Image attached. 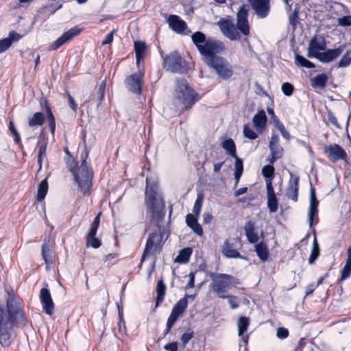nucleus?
<instances>
[{"instance_id": "obj_1", "label": "nucleus", "mask_w": 351, "mask_h": 351, "mask_svg": "<svg viewBox=\"0 0 351 351\" xmlns=\"http://www.w3.org/2000/svg\"><path fill=\"white\" fill-rule=\"evenodd\" d=\"M191 39L201 54L202 60L215 70L221 78L227 80L232 75L233 70L228 61L217 55L225 49L222 42L212 38L206 39L202 32H195Z\"/></svg>"}, {"instance_id": "obj_2", "label": "nucleus", "mask_w": 351, "mask_h": 351, "mask_svg": "<svg viewBox=\"0 0 351 351\" xmlns=\"http://www.w3.org/2000/svg\"><path fill=\"white\" fill-rule=\"evenodd\" d=\"M6 308L5 310L0 307V344L3 347H8L10 344L14 323H26L24 312L12 293H8Z\"/></svg>"}, {"instance_id": "obj_3", "label": "nucleus", "mask_w": 351, "mask_h": 351, "mask_svg": "<svg viewBox=\"0 0 351 351\" xmlns=\"http://www.w3.org/2000/svg\"><path fill=\"white\" fill-rule=\"evenodd\" d=\"M88 156V151L84 147V152L82 154V163L77 166L72 156L67 162V167L74 177V181L77 184L78 189L84 196L90 194V189L93 186V171L90 167L86 159Z\"/></svg>"}, {"instance_id": "obj_4", "label": "nucleus", "mask_w": 351, "mask_h": 351, "mask_svg": "<svg viewBox=\"0 0 351 351\" xmlns=\"http://www.w3.org/2000/svg\"><path fill=\"white\" fill-rule=\"evenodd\" d=\"M146 204L150 209L152 218L156 219L158 222V221L161 219L165 215V213L163 211V200L162 196L158 192L157 185L155 184L149 185L147 178L146 180Z\"/></svg>"}, {"instance_id": "obj_5", "label": "nucleus", "mask_w": 351, "mask_h": 351, "mask_svg": "<svg viewBox=\"0 0 351 351\" xmlns=\"http://www.w3.org/2000/svg\"><path fill=\"white\" fill-rule=\"evenodd\" d=\"M174 98L183 106L184 110L193 106L197 101V94L189 86L184 79L177 80L173 93Z\"/></svg>"}, {"instance_id": "obj_6", "label": "nucleus", "mask_w": 351, "mask_h": 351, "mask_svg": "<svg viewBox=\"0 0 351 351\" xmlns=\"http://www.w3.org/2000/svg\"><path fill=\"white\" fill-rule=\"evenodd\" d=\"M209 276L211 280V290L221 298H225L224 293L238 283L237 280L229 274L211 272Z\"/></svg>"}, {"instance_id": "obj_7", "label": "nucleus", "mask_w": 351, "mask_h": 351, "mask_svg": "<svg viewBox=\"0 0 351 351\" xmlns=\"http://www.w3.org/2000/svg\"><path fill=\"white\" fill-rule=\"evenodd\" d=\"M163 236L159 226L154 232L149 236L142 255L141 262H143L147 257L154 255L161 249L164 244Z\"/></svg>"}, {"instance_id": "obj_8", "label": "nucleus", "mask_w": 351, "mask_h": 351, "mask_svg": "<svg viewBox=\"0 0 351 351\" xmlns=\"http://www.w3.org/2000/svg\"><path fill=\"white\" fill-rule=\"evenodd\" d=\"M184 63L182 57L177 52H172L165 57L164 67L172 73H183Z\"/></svg>"}, {"instance_id": "obj_9", "label": "nucleus", "mask_w": 351, "mask_h": 351, "mask_svg": "<svg viewBox=\"0 0 351 351\" xmlns=\"http://www.w3.org/2000/svg\"><path fill=\"white\" fill-rule=\"evenodd\" d=\"M217 25L223 35L231 40H238L240 39V34L238 32L232 21L221 18L218 22Z\"/></svg>"}, {"instance_id": "obj_10", "label": "nucleus", "mask_w": 351, "mask_h": 351, "mask_svg": "<svg viewBox=\"0 0 351 351\" xmlns=\"http://www.w3.org/2000/svg\"><path fill=\"white\" fill-rule=\"evenodd\" d=\"M144 73L141 71L130 75L125 82L127 88L132 93L140 95L142 93Z\"/></svg>"}, {"instance_id": "obj_11", "label": "nucleus", "mask_w": 351, "mask_h": 351, "mask_svg": "<svg viewBox=\"0 0 351 351\" xmlns=\"http://www.w3.org/2000/svg\"><path fill=\"white\" fill-rule=\"evenodd\" d=\"M100 223V213H99L94 219L93 223L91 224V227L90 231L86 237V245L87 247H92L93 248H99L101 245V241L97 239L95 236L97 234V232Z\"/></svg>"}, {"instance_id": "obj_12", "label": "nucleus", "mask_w": 351, "mask_h": 351, "mask_svg": "<svg viewBox=\"0 0 351 351\" xmlns=\"http://www.w3.org/2000/svg\"><path fill=\"white\" fill-rule=\"evenodd\" d=\"M326 48V43L322 36L313 37L308 44L307 56L308 58H317L321 53L319 51L324 50Z\"/></svg>"}, {"instance_id": "obj_13", "label": "nucleus", "mask_w": 351, "mask_h": 351, "mask_svg": "<svg viewBox=\"0 0 351 351\" xmlns=\"http://www.w3.org/2000/svg\"><path fill=\"white\" fill-rule=\"evenodd\" d=\"M247 10L245 6H241L237 14V31H240L244 36L250 34V25L247 21Z\"/></svg>"}, {"instance_id": "obj_14", "label": "nucleus", "mask_w": 351, "mask_h": 351, "mask_svg": "<svg viewBox=\"0 0 351 351\" xmlns=\"http://www.w3.org/2000/svg\"><path fill=\"white\" fill-rule=\"evenodd\" d=\"M82 32V29L78 27H75L64 32L61 36L56 39L49 47L50 50H56L60 48L64 43L69 41L74 36H77Z\"/></svg>"}, {"instance_id": "obj_15", "label": "nucleus", "mask_w": 351, "mask_h": 351, "mask_svg": "<svg viewBox=\"0 0 351 351\" xmlns=\"http://www.w3.org/2000/svg\"><path fill=\"white\" fill-rule=\"evenodd\" d=\"M269 148L271 157L268 159L270 164H274L278 159L282 158L283 149L278 143V136L277 134H273L271 137Z\"/></svg>"}, {"instance_id": "obj_16", "label": "nucleus", "mask_w": 351, "mask_h": 351, "mask_svg": "<svg viewBox=\"0 0 351 351\" xmlns=\"http://www.w3.org/2000/svg\"><path fill=\"white\" fill-rule=\"evenodd\" d=\"M252 9L258 18H265L269 12V0H250Z\"/></svg>"}, {"instance_id": "obj_17", "label": "nucleus", "mask_w": 351, "mask_h": 351, "mask_svg": "<svg viewBox=\"0 0 351 351\" xmlns=\"http://www.w3.org/2000/svg\"><path fill=\"white\" fill-rule=\"evenodd\" d=\"M39 297L45 313L51 315L54 309V303L49 289L47 288H42Z\"/></svg>"}, {"instance_id": "obj_18", "label": "nucleus", "mask_w": 351, "mask_h": 351, "mask_svg": "<svg viewBox=\"0 0 351 351\" xmlns=\"http://www.w3.org/2000/svg\"><path fill=\"white\" fill-rule=\"evenodd\" d=\"M324 152L328 154L333 161L344 160L347 157L346 152L337 144H332L325 147Z\"/></svg>"}, {"instance_id": "obj_19", "label": "nucleus", "mask_w": 351, "mask_h": 351, "mask_svg": "<svg viewBox=\"0 0 351 351\" xmlns=\"http://www.w3.org/2000/svg\"><path fill=\"white\" fill-rule=\"evenodd\" d=\"M343 50L344 46L341 45L336 49H328L324 52H321L316 58L323 63H328L339 57Z\"/></svg>"}, {"instance_id": "obj_20", "label": "nucleus", "mask_w": 351, "mask_h": 351, "mask_svg": "<svg viewBox=\"0 0 351 351\" xmlns=\"http://www.w3.org/2000/svg\"><path fill=\"white\" fill-rule=\"evenodd\" d=\"M266 189L267 195V207L271 213H275L278 210V200L271 180H267Z\"/></svg>"}, {"instance_id": "obj_21", "label": "nucleus", "mask_w": 351, "mask_h": 351, "mask_svg": "<svg viewBox=\"0 0 351 351\" xmlns=\"http://www.w3.org/2000/svg\"><path fill=\"white\" fill-rule=\"evenodd\" d=\"M221 252L227 258L245 259L239 252L234 243H230L228 239L226 240L221 245Z\"/></svg>"}, {"instance_id": "obj_22", "label": "nucleus", "mask_w": 351, "mask_h": 351, "mask_svg": "<svg viewBox=\"0 0 351 351\" xmlns=\"http://www.w3.org/2000/svg\"><path fill=\"white\" fill-rule=\"evenodd\" d=\"M298 184L299 178H293V175L291 174V178L289 181V184L286 190V196L288 199H290L294 202H297L298 200Z\"/></svg>"}, {"instance_id": "obj_23", "label": "nucleus", "mask_w": 351, "mask_h": 351, "mask_svg": "<svg viewBox=\"0 0 351 351\" xmlns=\"http://www.w3.org/2000/svg\"><path fill=\"white\" fill-rule=\"evenodd\" d=\"M21 38L22 36L19 33L14 31L10 32L8 38L0 40V53L7 51L13 43L19 41Z\"/></svg>"}, {"instance_id": "obj_24", "label": "nucleus", "mask_w": 351, "mask_h": 351, "mask_svg": "<svg viewBox=\"0 0 351 351\" xmlns=\"http://www.w3.org/2000/svg\"><path fill=\"white\" fill-rule=\"evenodd\" d=\"M169 27L176 33L181 34L187 28L186 22L177 15H170L168 19Z\"/></svg>"}, {"instance_id": "obj_25", "label": "nucleus", "mask_w": 351, "mask_h": 351, "mask_svg": "<svg viewBox=\"0 0 351 351\" xmlns=\"http://www.w3.org/2000/svg\"><path fill=\"white\" fill-rule=\"evenodd\" d=\"M45 115L40 112H34L27 118V126L29 128L36 129L38 127L43 126L45 122Z\"/></svg>"}, {"instance_id": "obj_26", "label": "nucleus", "mask_w": 351, "mask_h": 351, "mask_svg": "<svg viewBox=\"0 0 351 351\" xmlns=\"http://www.w3.org/2000/svg\"><path fill=\"white\" fill-rule=\"evenodd\" d=\"M47 139L45 137V136H40L38 141L36 145V147L38 149V170L42 169V164L44 158L46 156V149L47 146Z\"/></svg>"}, {"instance_id": "obj_27", "label": "nucleus", "mask_w": 351, "mask_h": 351, "mask_svg": "<svg viewBox=\"0 0 351 351\" xmlns=\"http://www.w3.org/2000/svg\"><path fill=\"white\" fill-rule=\"evenodd\" d=\"M244 231L247 241L250 243H256L258 242L259 237L255 230V225L254 222L250 221L245 223L244 226Z\"/></svg>"}, {"instance_id": "obj_28", "label": "nucleus", "mask_w": 351, "mask_h": 351, "mask_svg": "<svg viewBox=\"0 0 351 351\" xmlns=\"http://www.w3.org/2000/svg\"><path fill=\"white\" fill-rule=\"evenodd\" d=\"M252 123L256 130L260 132L265 128L267 123V116L263 110L258 111V112L254 116Z\"/></svg>"}, {"instance_id": "obj_29", "label": "nucleus", "mask_w": 351, "mask_h": 351, "mask_svg": "<svg viewBox=\"0 0 351 351\" xmlns=\"http://www.w3.org/2000/svg\"><path fill=\"white\" fill-rule=\"evenodd\" d=\"M186 223L197 235L202 236L203 234V230L197 222V217L193 214H188L186 216Z\"/></svg>"}, {"instance_id": "obj_30", "label": "nucleus", "mask_w": 351, "mask_h": 351, "mask_svg": "<svg viewBox=\"0 0 351 351\" xmlns=\"http://www.w3.org/2000/svg\"><path fill=\"white\" fill-rule=\"evenodd\" d=\"M255 252L263 262L267 261L269 255L267 245L264 242H260L255 245Z\"/></svg>"}, {"instance_id": "obj_31", "label": "nucleus", "mask_w": 351, "mask_h": 351, "mask_svg": "<svg viewBox=\"0 0 351 351\" xmlns=\"http://www.w3.org/2000/svg\"><path fill=\"white\" fill-rule=\"evenodd\" d=\"M146 49L147 46L144 42L136 41L134 43V51L137 64H139L141 60L144 59L145 56Z\"/></svg>"}, {"instance_id": "obj_32", "label": "nucleus", "mask_w": 351, "mask_h": 351, "mask_svg": "<svg viewBox=\"0 0 351 351\" xmlns=\"http://www.w3.org/2000/svg\"><path fill=\"white\" fill-rule=\"evenodd\" d=\"M222 148L231 157H237L236 145L232 138H228L221 142Z\"/></svg>"}, {"instance_id": "obj_33", "label": "nucleus", "mask_w": 351, "mask_h": 351, "mask_svg": "<svg viewBox=\"0 0 351 351\" xmlns=\"http://www.w3.org/2000/svg\"><path fill=\"white\" fill-rule=\"evenodd\" d=\"M166 286L163 282V279L161 278L158 281L156 287L157 297L156 300V306L157 308L158 305L164 300V296L165 294Z\"/></svg>"}, {"instance_id": "obj_34", "label": "nucleus", "mask_w": 351, "mask_h": 351, "mask_svg": "<svg viewBox=\"0 0 351 351\" xmlns=\"http://www.w3.org/2000/svg\"><path fill=\"white\" fill-rule=\"evenodd\" d=\"M311 81L313 88L323 89L328 82V77L326 74H319L312 78Z\"/></svg>"}, {"instance_id": "obj_35", "label": "nucleus", "mask_w": 351, "mask_h": 351, "mask_svg": "<svg viewBox=\"0 0 351 351\" xmlns=\"http://www.w3.org/2000/svg\"><path fill=\"white\" fill-rule=\"evenodd\" d=\"M192 254V249L191 247H186L181 250L179 254L175 259L176 263L185 264L188 263Z\"/></svg>"}, {"instance_id": "obj_36", "label": "nucleus", "mask_w": 351, "mask_h": 351, "mask_svg": "<svg viewBox=\"0 0 351 351\" xmlns=\"http://www.w3.org/2000/svg\"><path fill=\"white\" fill-rule=\"evenodd\" d=\"M234 162V179L236 180L235 185L237 186L243 171V160L237 156Z\"/></svg>"}, {"instance_id": "obj_37", "label": "nucleus", "mask_w": 351, "mask_h": 351, "mask_svg": "<svg viewBox=\"0 0 351 351\" xmlns=\"http://www.w3.org/2000/svg\"><path fill=\"white\" fill-rule=\"evenodd\" d=\"M187 306L188 301L186 300V298H181L176 302L171 311L173 313L181 316L186 310Z\"/></svg>"}, {"instance_id": "obj_38", "label": "nucleus", "mask_w": 351, "mask_h": 351, "mask_svg": "<svg viewBox=\"0 0 351 351\" xmlns=\"http://www.w3.org/2000/svg\"><path fill=\"white\" fill-rule=\"evenodd\" d=\"M48 191V183L46 179L41 181L40 184L38 185V192H37V200L43 201Z\"/></svg>"}, {"instance_id": "obj_39", "label": "nucleus", "mask_w": 351, "mask_h": 351, "mask_svg": "<svg viewBox=\"0 0 351 351\" xmlns=\"http://www.w3.org/2000/svg\"><path fill=\"white\" fill-rule=\"evenodd\" d=\"M319 256V244L317 243V239L315 237L313 242V246L311 252L308 258V263L309 264H313L315 260L318 258Z\"/></svg>"}, {"instance_id": "obj_40", "label": "nucleus", "mask_w": 351, "mask_h": 351, "mask_svg": "<svg viewBox=\"0 0 351 351\" xmlns=\"http://www.w3.org/2000/svg\"><path fill=\"white\" fill-rule=\"evenodd\" d=\"M250 324L249 319L245 316L239 317L238 321V335L242 336L247 330Z\"/></svg>"}, {"instance_id": "obj_41", "label": "nucleus", "mask_w": 351, "mask_h": 351, "mask_svg": "<svg viewBox=\"0 0 351 351\" xmlns=\"http://www.w3.org/2000/svg\"><path fill=\"white\" fill-rule=\"evenodd\" d=\"M295 62L298 66H300L305 68L313 69L315 68V64L311 61L308 60L303 56L297 54L295 57Z\"/></svg>"}, {"instance_id": "obj_42", "label": "nucleus", "mask_w": 351, "mask_h": 351, "mask_svg": "<svg viewBox=\"0 0 351 351\" xmlns=\"http://www.w3.org/2000/svg\"><path fill=\"white\" fill-rule=\"evenodd\" d=\"M203 195L201 193L198 194L193 208V213L194 216L198 217L199 215L203 205Z\"/></svg>"}, {"instance_id": "obj_43", "label": "nucleus", "mask_w": 351, "mask_h": 351, "mask_svg": "<svg viewBox=\"0 0 351 351\" xmlns=\"http://www.w3.org/2000/svg\"><path fill=\"white\" fill-rule=\"evenodd\" d=\"M180 317V315L173 313L172 311L171 312V314L169 317H168L167 325H166V330L164 332V337H165L170 331L176 322L177 321L178 318Z\"/></svg>"}, {"instance_id": "obj_44", "label": "nucleus", "mask_w": 351, "mask_h": 351, "mask_svg": "<svg viewBox=\"0 0 351 351\" xmlns=\"http://www.w3.org/2000/svg\"><path fill=\"white\" fill-rule=\"evenodd\" d=\"M180 317V315L173 313L172 311L171 312V314L169 317H168L167 325H166V330L164 332V337H165L170 331L176 322L177 321L178 318Z\"/></svg>"}, {"instance_id": "obj_45", "label": "nucleus", "mask_w": 351, "mask_h": 351, "mask_svg": "<svg viewBox=\"0 0 351 351\" xmlns=\"http://www.w3.org/2000/svg\"><path fill=\"white\" fill-rule=\"evenodd\" d=\"M262 173H263V176L265 178L266 181L267 180L271 181V179L274 177V167L271 165H265L262 169Z\"/></svg>"}, {"instance_id": "obj_46", "label": "nucleus", "mask_w": 351, "mask_h": 351, "mask_svg": "<svg viewBox=\"0 0 351 351\" xmlns=\"http://www.w3.org/2000/svg\"><path fill=\"white\" fill-rule=\"evenodd\" d=\"M351 63V49L348 51L338 63L339 67H346Z\"/></svg>"}, {"instance_id": "obj_47", "label": "nucleus", "mask_w": 351, "mask_h": 351, "mask_svg": "<svg viewBox=\"0 0 351 351\" xmlns=\"http://www.w3.org/2000/svg\"><path fill=\"white\" fill-rule=\"evenodd\" d=\"M275 126L280 132L282 136L285 138H286V139H289L290 138V134L285 130V128L284 125L278 119H276L275 121Z\"/></svg>"}, {"instance_id": "obj_48", "label": "nucleus", "mask_w": 351, "mask_h": 351, "mask_svg": "<svg viewBox=\"0 0 351 351\" xmlns=\"http://www.w3.org/2000/svg\"><path fill=\"white\" fill-rule=\"evenodd\" d=\"M243 135L251 140H254L258 137V135L247 125H245L243 127Z\"/></svg>"}, {"instance_id": "obj_49", "label": "nucleus", "mask_w": 351, "mask_h": 351, "mask_svg": "<svg viewBox=\"0 0 351 351\" xmlns=\"http://www.w3.org/2000/svg\"><path fill=\"white\" fill-rule=\"evenodd\" d=\"M293 86L289 82H285L282 86V91L287 96L291 95L293 92Z\"/></svg>"}, {"instance_id": "obj_50", "label": "nucleus", "mask_w": 351, "mask_h": 351, "mask_svg": "<svg viewBox=\"0 0 351 351\" xmlns=\"http://www.w3.org/2000/svg\"><path fill=\"white\" fill-rule=\"evenodd\" d=\"M338 25L342 27H348L351 25V16H344L337 19Z\"/></svg>"}, {"instance_id": "obj_51", "label": "nucleus", "mask_w": 351, "mask_h": 351, "mask_svg": "<svg viewBox=\"0 0 351 351\" xmlns=\"http://www.w3.org/2000/svg\"><path fill=\"white\" fill-rule=\"evenodd\" d=\"M319 202L315 196V189L311 188L310 191V207H318Z\"/></svg>"}, {"instance_id": "obj_52", "label": "nucleus", "mask_w": 351, "mask_h": 351, "mask_svg": "<svg viewBox=\"0 0 351 351\" xmlns=\"http://www.w3.org/2000/svg\"><path fill=\"white\" fill-rule=\"evenodd\" d=\"M42 256L45 262L47 263V258L49 256V247L46 241H45L42 246Z\"/></svg>"}, {"instance_id": "obj_53", "label": "nucleus", "mask_w": 351, "mask_h": 351, "mask_svg": "<svg viewBox=\"0 0 351 351\" xmlns=\"http://www.w3.org/2000/svg\"><path fill=\"white\" fill-rule=\"evenodd\" d=\"M225 298L228 300V302L232 308H237L239 307V304L237 302V298L231 295H225Z\"/></svg>"}, {"instance_id": "obj_54", "label": "nucleus", "mask_w": 351, "mask_h": 351, "mask_svg": "<svg viewBox=\"0 0 351 351\" xmlns=\"http://www.w3.org/2000/svg\"><path fill=\"white\" fill-rule=\"evenodd\" d=\"M276 336L280 339H284L289 336V330L283 327L277 329Z\"/></svg>"}, {"instance_id": "obj_55", "label": "nucleus", "mask_w": 351, "mask_h": 351, "mask_svg": "<svg viewBox=\"0 0 351 351\" xmlns=\"http://www.w3.org/2000/svg\"><path fill=\"white\" fill-rule=\"evenodd\" d=\"M351 275V266L345 265L341 275V280H343L348 278Z\"/></svg>"}, {"instance_id": "obj_56", "label": "nucleus", "mask_w": 351, "mask_h": 351, "mask_svg": "<svg viewBox=\"0 0 351 351\" xmlns=\"http://www.w3.org/2000/svg\"><path fill=\"white\" fill-rule=\"evenodd\" d=\"M317 213V208L310 207L308 211V222L309 226L312 227L313 223L314 216Z\"/></svg>"}, {"instance_id": "obj_57", "label": "nucleus", "mask_w": 351, "mask_h": 351, "mask_svg": "<svg viewBox=\"0 0 351 351\" xmlns=\"http://www.w3.org/2000/svg\"><path fill=\"white\" fill-rule=\"evenodd\" d=\"M105 88H106V81L104 80L99 85V87L98 88V91H97L98 100L99 101H101L103 99L104 97Z\"/></svg>"}, {"instance_id": "obj_58", "label": "nucleus", "mask_w": 351, "mask_h": 351, "mask_svg": "<svg viewBox=\"0 0 351 351\" xmlns=\"http://www.w3.org/2000/svg\"><path fill=\"white\" fill-rule=\"evenodd\" d=\"M193 337V332H186L184 333L181 337V341L183 346H185Z\"/></svg>"}, {"instance_id": "obj_59", "label": "nucleus", "mask_w": 351, "mask_h": 351, "mask_svg": "<svg viewBox=\"0 0 351 351\" xmlns=\"http://www.w3.org/2000/svg\"><path fill=\"white\" fill-rule=\"evenodd\" d=\"M298 19V11L297 9H295L293 14H291V16L289 18L290 24L293 27H295L296 26Z\"/></svg>"}, {"instance_id": "obj_60", "label": "nucleus", "mask_w": 351, "mask_h": 351, "mask_svg": "<svg viewBox=\"0 0 351 351\" xmlns=\"http://www.w3.org/2000/svg\"><path fill=\"white\" fill-rule=\"evenodd\" d=\"M114 30L111 31L109 34H108L102 41V45H105L107 44H110L113 40V35L114 33Z\"/></svg>"}, {"instance_id": "obj_61", "label": "nucleus", "mask_w": 351, "mask_h": 351, "mask_svg": "<svg viewBox=\"0 0 351 351\" xmlns=\"http://www.w3.org/2000/svg\"><path fill=\"white\" fill-rule=\"evenodd\" d=\"M164 348L167 351H178V343H169L164 346Z\"/></svg>"}, {"instance_id": "obj_62", "label": "nucleus", "mask_w": 351, "mask_h": 351, "mask_svg": "<svg viewBox=\"0 0 351 351\" xmlns=\"http://www.w3.org/2000/svg\"><path fill=\"white\" fill-rule=\"evenodd\" d=\"M328 121L337 128H339V124L337 118L334 116L332 112H328L327 114Z\"/></svg>"}, {"instance_id": "obj_63", "label": "nucleus", "mask_w": 351, "mask_h": 351, "mask_svg": "<svg viewBox=\"0 0 351 351\" xmlns=\"http://www.w3.org/2000/svg\"><path fill=\"white\" fill-rule=\"evenodd\" d=\"M12 135L14 136V142L19 146L21 149H23V146L21 143V137L19 136V134L17 131H14L12 133Z\"/></svg>"}, {"instance_id": "obj_64", "label": "nucleus", "mask_w": 351, "mask_h": 351, "mask_svg": "<svg viewBox=\"0 0 351 351\" xmlns=\"http://www.w3.org/2000/svg\"><path fill=\"white\" fill-rule=\"evenodd\" d=\"M68 99H69V104L70 108L73 111L75 112L77 108V104H76V102L75 101L74 99L73 98V97L70 94H68Z\"/></svg>"}]
</instances>
